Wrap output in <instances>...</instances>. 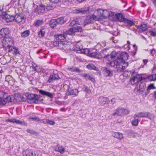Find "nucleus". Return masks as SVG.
I'll use <instances>...</instances> for the list:
<instances>
[{
	"label": "nucleus",
	"instance_id": "1",
	"mask_svg": "<svg viewBox=\"0 0 156 156\" xmlns=\"http://www.w3.org/2000/svg\"><path fill=\"white\" fill-rule=\"evenodd\" d=\"M129 112L130 111L127 109L123 108H119L114 110V112L112 114V115L113 116L115 115L123 116L128 115Z\"/></svg>",
	"mask_w": 156,
	"mask_h": 156
},
{
	"label": "nucleus",
	"instance_id": "2",
	"mask_svg": "<svg viewBox=\"0 0 156 156\" xmlns=\"http://www.w3.org/2000/svg\"><path fill=\"white\" fill-rule=\"evenodd\" d=\"M25 96L31 103L37 104L38 103L39 99L41 97L40 95L36 94L26 93Z\"/></svg>",
	"mask_w": 156,
	"mask_h": 156
},
{
	"label": "nucleus",
	"instance_id": "3",
	"mask_svg": "<svg viewBox=\"0 0 156 156\" xmlns=\"http://www.w3.org/2000/svg\"><path fill=\"white\" fill-rule=\"evenodd\" d=\"M72 49L73 51H80L81 53L84 54H87L86 53L89 51L88 49H83L82 45L80 44L74 45Z\"/></svg>",
	"mask_w": 156,
	"mask_h": 156
},
{
	"label": "nucleus",
	"instance_id": "4",
	"mask_svg": "<svg viewBox=\"0 0 156 156\" xmlns=\"http://www.w3.org/2000/svg\"><path fill=\"white\" fill-rule=\"evenodd\" d=\"M14 17L15 21L21 24L24 23L26 21V16L21 13H17Z\"/></svg>",
	"mask_w": 156,
	"mask_h": 156
},
{
	"label": "nucleus",
	"instance_id": "5",
	"mask_svg": "<svg viewBox=\"0 0 156 156\" xmlns=\"http://www.w3.org/2000/svg\"><path fill=\"white\" fill-rule=\"evenodd\" d=\"M13 42L12 38L10 37H5L2 41V46L3 48H5L7 46H9Z\"/></svg>",
	"mask_w": 156,
	"mask_h": 156
},
{
	"label": "nucleus",
	"instance_id": "6",
	"mask_svg": "<svg viewBox=\"0 0 156 156\" xmlns=\"http://www.w3.org/2000/svg\"><path fill=\"white\" fill-rule=\"evenodd\" d=\"M137 117H147L148 119H151L153 118L154 115L152 113L148 112H142L137 114Z\"/></svg>",
	"mask_w": 156,
	"mask_h": 156
},
{
	"label": "nucleus",
	"instance_id": "7",
	"mask_svg": "<svg viewBox=\"0 0 156 156\" xmlns=\"http://www.w3.org/2000/svg\"><path fill=\"white\" fill-rule=\"evenodd\" d=\"M97 16L94 15L90 16H87L83 21V25L85 26L86 25L93 23L94 20L96 18Z\"/></svg>",
	"mask_w": 156,
	"mask_h": 156
},
{
	"label": "nucleus",
	"instance_id": "8",
	"mask_svg": "<svg viewBox=\"0 0 156 156\" xmlns=\"http://www.w3.org/2000/svg\"><path fill=\"white\" fill-rule=\"evenodd\" d=\"M82 30L81 27L77 26H75L70 28L66 31V34L69 35H72L74 33L76 32H80Z\"/></svg>",
	"mask_w": 156,
	"mask_h": 156
},
{
	"label": "nucleus",
	"instance_id": "9",
	"mask_svg": "<svg viewBox=\"0 0 156 156\" xmlns=\"http://www.w3.org/2000/svg\"><path fill=\"white\" fill-rule=\"evenodd\" d=\"M15 98L12 95L8 96L7 94L6 96L3 100L2 102L0 103V105H4L7 102H14Z\"/></svg>",
	"mask_w": 156,
	"mask_h": 156
},
{
	"label": "nucleus",
	"instance_id": "10",
	"mask_svg": "<svg viewBox=\"0 0 156 156\" xmlns=\"http://www.w3.org/2000/svg\"><path fill=\"white\" fill-rule=\"evenodd\" d=\"M137 91L139 92L140 94H142L146 88V84L144 83L138 82L137 83Z\"/></svg>",
	"mask_w": 156,
	"mask_h": 156
},
{
	"label": "nucleus",
	"instance_id": "11",
	"mask_svg": "<svg viewBox=\"0 0 156 156\" xmlns=\"http://www.w3.org/2000/svg\"><path fill=\"white\" fill-rule=\"evenodd\" d=\"M89 9L88 7L83 8L80 9H75L74 11V13L83 15L89 12Z\"/></svg>",
	"mask_w": 156,
	"mask_h": 156
},
{
	"label": "nucleus",
	"instance_id": "12",
	"mask_svg": "<svg viewBox=\"0 0 156 156\" xmlns=\"http://www.w3.org/2000/svg\"><path fill=\"white\" fill-rule=\"evenodd\" d=\"M98 15L100 16L106 17L109 16V12L107 10H102L100 9L98 10Z\"/></svg>",
	"mask_w": 156,
	"mask_h": 156
},
{
	"label": "nucleus",
	"instance_id": "13",
	"mask_svg": "<svg viewBox=\"0 0 156 156\" xmlns=\"http://www.w3.org/2000/svg\"><path fill=\"white\" fill-rule=\"evenodd\" d=\"M128 55L126 52H122L119 55L117 58V59L120 60V62L122 61L124 62L125 60L128 59Z\"/></svg>",
	"mask_w": 156,
	"mask_h": 156
},
{
	"label": "nucleus",
	"instance_id": "14",
	"mask_svg": "<svg viewBox=\"0 0 156 156\" xmlns=\"http://www.w3.org/2000/svg\"><path fill=\"white\" fill-rule=\"evenodd\" d=\"M101 70L106 76H112V72L108 68L104 67L101 68Z\"/></svg>",
	"mask_w": 156,
	"mask_h": 156
},
{
	"label": "nucleus",
	"instance_id": "15",
	"mask_svg": "<svg viewBox=\"0 0 156 156\" xmlns=\"http://www.w3.org/2000/svg\"><path fill=\"white\" fill-rule=\"evenodd\" d=\"M98 100L101 104L102 105L105 104H108L109 102V101L108 98L103 96L100 97L98 99Z\"/></svg>",
	"mask_w": 156,
	"mask_h": 156
},
{
	"label": "nucleus",
	"instance_id": "16",
	"mask_svg": "<svg viewBox=\"0 0 156 156\" xmlns=\"http://www.w3.org/2000/svg\"><path fill=\"white\" fill-rule=\"evenodd\" d=\"M9 33V30L8 28H2L0 30V35L2 37H5Z\"/></svg>",
	"mask_w": 156,
	"mask_h": 156
},
{
	"label": "nucleus",
	"instance_id": "17",
	"mask_svg": "<svg viewBox=\"0 0 156 156\" xmlns=\"http://www.w3.org/2000/svg\"><path fill=\"white\" fill-rule=\"evenodd\" d=\"M89 51L88 52L89 56L91 57L96 58L98 59H101L102 58V56L101 54H98L97 52H93L92 53H89ZM88 53V52H87ZM87 54V52L86 53Z\"/></svg>",
	"mask_w": 156,
	"mask_h": 156
},
{
	"label": "nucleus",
	"instance_id": "18",
	"mask_svg": "<svg viewBox=\"0 0 156 156\" xmlns=\"http://www.w3.org/2000/svg\"><path fill=\"white\" fill-rule=\"evenodd\" d=\"M59 78L60 77L58 74H52L50 76L48 82L49 83H51L54 80H58Z\"/></svg>",
	"mask_w": 156,
	"mask_h": 156
},
{
	"label": "nucleus",
	"instance_id": "19",
	"mask_svg": "<svg viewBox=\"0 0 156 156\" xmlns=\"http://www.w3.org/2000/svg\"><path fill=\"white\" fill-rule=\"evenodd\" d=\"M39 93L43 95L48 97L51 98H52L53 97V95L52 94L49 92L42 90H39Z\"/></svg>",
	"mask_w": 156,
	"mask_h": 156
},
{
	"label": "nucleus",
	"instance_id": "20",
	"mask_svg": "<svg viewBox=\"0 0 156 156\" xmlns=\"http://www.w3.org/2000/svg\"><path fill=\"white\" fill-rule=\"evenodd\" d=\"M79 93V91L77 89H68V92H67L66 94L67 95H74L77 96Z\"/></svg>",
	"mask_w": 156,
	"mask_h": 156
},
{
	"label": "nucleus",
	"instance_id": "21",
	"mask_svg": "<svg viewBox=\"0 0 156 156\" xmlns=\"http://www.w3.org/2000/svg\"><path fill=\"white\" fill-rule=\"evenodd\" d=\"M3 16L4 17L5 20L7 23L12 22L15 20L14 16L12 15L5 14L4 16Z\"/></svg>",
	"mask_w": 156,
	"mask_h": 156
},
{
	"label": "nucleus",
	"instance_id": "22",
	"mask_svg": "<svg viewBox=\"0 0 156 156\" xmlns=\"http://www.w3.org/2000/svg\"><path fill=\"white\" fill-rule=\"evenodd\" d=\"M45 9V6L43 4H41L37 7V10L39 13H41L46 12Z\"/></svg>",
	"mask_w": 156,
	"mask_h": 156
},
{
	"label": "nucleus",
	"instance_id": "23",
	"mask_svg": "<svg viewBox=\"0 0 156 156\" xmlns=\"http://www.w3.org/2000/svg\"><path fill=\"white\" fill-rule=\"evenodd\" d=\"M147 26L146 24H142L140 25L137 26V31L139 33L140 31H145L147 29Z\"/></svg>",
	"mask_w": 156,
	"mask_h": 156
},
{
	"label": "nucleus",
	"instance_id": "24",
	"mask_svg": "<svg viewBox=\"0 0 156 156\" xmlns=\"http://www.w3.org/2000/svg\"><path fill=\"white\" fill-rule=\"evenodd\" d=\"M5 81L8 82V83L11 85L14 84V79L13 77L10 75H9L6 76Z\"/></svg>",
	"mask_w": 156,
	"mask_h": 156
},
{
	"label": "nucleus",
	"instance_id": "25",
	"mask_svg": "<svg viewBox=\"0 0 156 156\" xmlns=\"http://www.w3.org/2000/svg\"><path fill=\"white\" fill-rule=\"evenodd\" d=\"M66 34H61L54 35L55 38L56 40L60 41L64 40L67 37Z\"/></svg>",
	"mask_w": 156,
	"mask_h": 156
},
{
	"label": "nucleus",
	"instance_id": "26",
	"mask_svg": "<svg viewBox=\"0 0 156 156\" xmlns=\"http://www.w3.org/2000/svg\"><path fill=\"white\" fill-rule=\"evenodd\" d=\"M87 67L90 70H94L97 71H98V73L100 74H101V72L99 70V69L92 64H90L88 65L87 66Z\"/></svg>",
	"mask_w": 156,
	"mask_h": 156
},
{
	"label": "nucleus",
	"instance_id": "27",
	"mask_svg": "<svg viewBox=\"0 0 156 156\" xmlns=\"http://www.w3.org/2000/svg\"><path fill=\"white\" fill-rule=\"evenodd\" d=\"M116 19L119 22H124L125 18L123 17L121 13H118L115 15Z\"/></svg>",
	"mask_w": 156,
	"mask_h": 156
},
{
	"label": "nucleus",
	"instance_id": "28",
	"mask_svg": "<svg viewBox=\"0 0 156 156\" xmlns=\"http://www.w3.org/2000/svg\"><path fill=\"white\" fill-rule=\"evenodd\" d=\"M112 136L119 139H121L123 138L122 134L118 132H113L112 133Z\"/></svg>",
	"mask_w": 156,
	"mask_h": 156
},
{
	"label": "nucleus",
	"instance_id": "29",
	"mask_svg": "<svg viewBox=\"0 0 156 156\" xmlns=\"http://www.w3.org/2000/svg\"><path fill=\"white\" fill-rule=\"evenodd\" d=\"M136 76H133L132 75L129 80V83L136 86Z\"/></svg>",
	"mask_w": 156,
	"mask_h": 156
},
{
	"label": "nucleus",
	"instance_id": "30",
	"mask_svg": "<svg viewBox=\"0 0 156 156\" xmlns=\"http://www.w3.org/2000/svg\"><path fill=\"white\" fill-rule=\"evenodd\" d=\"M14 102H20L22 101L21 95L20 94H16L14 95Z\"/></svg>",
	"mask_w": 156,
	"mask_h": 156
},
{
	"label": "nucleus",
	"instance_id": "31",
	"mask_svg": "<svg viewBox=\"0 0 156 156\" xmlns=\"http://www.w3.org/2000/svg\"><path fill=\"white\" fill-rule=\"evenodd\" d=\"M7 93L2 91H0V103L2 102V101L6 96ZM0 106L2 105H0Z\"/></svg>",
	"mask_w": 156,
	"mask_h": 156
},
{
	"label": "nucleus",
	"instance_id": "32",
	"mask_svg": "<svg viewBox=\"0 0 156 156\" xmlns=\"http://www.w3.org/2000/svg\"><path fill=\"white\" fill-rule=\"evenodd\" d=\"M119 61L120 60L118 59L117 58L116 60L114 61H112L110 63V65L112 67H114L115 68L118 66V64H119Z\"/></svg>",
	"mask_w": 156,
	"mask_h": 156
},
{
	"label": "nucleus",
	"instance_id": "33",
	"mask_svg": "<svg viewBox=\"0 0 156 156\" xmlns=\"http://www.w3.org/2000/svg\"><path fill=\"white\" fill-rule=\"evenodd\" d=\"M23 156H32L33 155V152L29 150H26L23 152Z\"/></svg>",
	"mask_w": 156,
	"mask_h": 156
},
{
	"label": "nucleus",
	"instance_id": "34",
	"mask_svg": "<svg viewBox=\"0 0 156 156\" xmlns=\"http://www.w3.org/2000/svg\"><path fill=\"white\" fill-rule=\"evenodd\" d=\"M127 26H131L134 24V23L132 20L125 19L123 22Z\"/></svg>",
	"mask_w": 156,
	"mask_h": 156
},
{
	"label": "nucleus",
	"instance_id": "35",
	"mask_svg": "<svg viewBox=\"0 0 156 156\" xmlns=\"http://www.w3.org/2000/svg\"><path fill=\"white\" fill-rule=\"evenodd\" d=\"M60 43L63 44H62L61 46H59V47L64 50H66L67 49V48L69 46V45L67 42L64 41H60Z\"/></svg>",
	"mask_w": 156,
	"mask_h": 156
},
{
	"label": "nucleus",
	"instance_id": "36",
	"mask_svg": "<svg viewBox=\"0 0 156 156\" xmlns=\"http://www.w3.org/2000/svg\"><path fill=\"white\" fill-rule=\"evenodd\" d=\"M58 24L56 19H52L49 22V25L51 27L54 28Z\"/></svg>",
	"mask_w": 156,
	"mask_h": 156
},
{
	"label": "nucleus",
	"instance_id": "37",
	"mask_svg": "<svg viewBox=\"0 0 156 156\" xmlns=\"http://www.w3.org/2000/svg\"><path fill=\"white\" fill-rule=\"evenodd\" d=\"M119 63V64H118V66L116 67L117 69V72L118 73H119L122 72H124L125 69L122 65V62L121 63Z\"/></svg>",
	"mask_w": 156,
	"mask_h": 156
},
{
	"label": "nucleus",
	"instance_id": "38",
	"mask_svg": "<svg viewBox=\"0 0 156 156\" xmlns=\"http://www.w3.org/2000/svg\"><path fill=\"white\" fill-rule=\"evenodd\" d=\"M115 57V55H113L112 54H108L106 55L104 57V58L110 61L112 60Z\"/></svg>",
	"mask_w": 156,
	"mask_h": 156
},
{
	"label": "nucleus",
	"instance_id": "39",
	"mask_svg": "<svg viewBox=\"0 0 156 156\" xmlns=\"http://www.w3.org/2000/svg\"><path fill=\"white\" fill-rule=\"evenodd\" d=\"M155 88L154 87V85L153 84H151L149 85L147 87V91L146 92V96L147 94H148L150 93L149 90L151 89H155Z\"/></svg>",
	"mask_w": 156,
	"mask_h": 156
},
{
	"label": "nucleus",
	"instance_id": "40",
	"mask_svg": "<svg viewBox=\"0 0 156 156\" xmlns=\"http://www.w3.org/2000/svg\"><path fill=\"white\" fill-rule=\"evenodd\" d=\"M44 29H41L40 30V31L38 33V35L39 37L41 38H43L44 36V34L45 33Z\"/></svg>",
	"mask_w": 156,
	"mask_h": 156
},
{
	"label": "nucleus",
	"instance_id": "41",
	"mask_svg": "<svg viewBox=\"0 0 156 156\" xmlns=\"http://www.w3.org/2000/svg\"><path fill=\"white\" fill-rule=\"evenodd\" d=\"M69 69L72 72H77L79 73L82 71L81 70L75 67L70 68Z\"/></svg>",
	"mask_w": 156,
	"mask_h": 156
},
{
	"label": "nucleus",
	"instance_id": "42",
	"mask_svg": "<svg viewBox=\"0 0 156 156\" xmlns=\"http://www.w3.org/2000/svg\"><path fill=\"white\" fill-rule=\"evenodd\" d=\"M30 34V31L28 30H27L21 33V36L22 37H25L28 36Z\"/></svg>",
	"mask_w": 156,
	"mask_h": 156
},
{
	"label": "nucleus",
	"instance_id": "43",
	"mask_svg": "<svg viewBox=\"0 0 156 156\" xmlns=\"http://www.w3.org/2000/svg\"><path fill=\"white\" fill-rule=\"evenodd\" d=\"M58 24H62L64 22V18L63 17H62L56 19Z\"/></svg>",
	"mask_w": 156,
	"mask_h": 156
},
{
	"label": "nucleus",
	"instance_id": "44",
	"mask_svg": "<svg viewBox=\"0 0 156 156\" xmlns=\"http://www.w3.org/2000/svg\"><path fill=\"white\" fill-rule=\"evenodd\" d=\"M126 133L128 134L133 137H135L136 134V133L134 132L132 130H126Z\"/></svg>",
	"mask_w": 156,
	"mask_h": 156
},
{
	"label": "nucleus",
	"instance_id": "45",
	"mask_svg": "<svg viewBox=\"0 0 156 156\" xmlns=\"http://www.w3.org/2000/svg\"><path fill=\"white\" fill-rule=\"evenodd\" d=\"M76 24L81 25L83 22V20L81 18H79L75 20Z\"/></svg>",
	"mask_w": 156,
	"mask_h": 156
},
{
	"label": "nucleus",
	"instance_id": "46",
	"mask_svg": "<svg viewBox=\"0 0 156 156\" xmlns=\"http://www.w3.org/2000/svg\"><path fill=\"white\" fill-rule=\"evenodd\" d=\"M54 6L52 5H47L45 6L46 10V11L51 10H52L54 8Z\"/></svg>",
	"mask_w": 156,
	"mask_h": 156
},
{
	"label": "nucleus",
	"instance_id": "47",
	"mask_svg": "<svg viewBox=\"0 0 156 156\" xmlns=\"http://www.w3.org/2000/svg\"><path fill=\"white\" fill-rule=\"evenodd\" d=\"M27 133H30L32 135H35V134H37L38 133L35 131L33 129H27Z\"/></svg>",
	"mask_w": 156,
	"mask_h": 156
},
{
	"label": "nucleus",
	"instance_id": "48",
	"mask_svg": "<svg viewBox=\"0 0 156 156\" xmlns=\"http://www.w3.org/2000/svg\"><path fill=\"white\" fill-rule=\"evenodd\" d=\"M53 45L55 46L59 47V46H61L62 44L60 43V41H56L53 42Z\"/></svg>",
	"mask_w": 156,
	"mask_h": 156
},
{
	"label": "nucleus",
	"instance_id": "49",
	"mask_svg": "<svg viewBox=\"0 0 156 156\" xmlns=\"http://www.w3.org/2000/svg\"><path fill=\"white\" fill-rule=\"evenodd\" d=\"M145 77L143 78L141 76H139V74H137V83L142 82L141 81L143 80H145Z\"/></svg>",
	"mask_w": 156,
	"mask_h": 156
},
{
	"label": "nucleus",
	"instance_id": "50",
	"mask_svg": "<svg viewBox=\"0 0 156 156\" xmlns=\"http://www.w3.org/2000/svg\"><path fill=\"white\" fill-rule=\"evenodd\" d=\"M58 151L61 154L63 153L65 151L64 147L62 146H59L58 148Z\"/></svg>",
	"mask_w": 156,
	"mask_h": 156
},
{
	"label": "nucleus",
	"instance_id": "51",
	"mask_svg": "<svg viewBox=\"0 0 156 156\" xmlns=\"http://www.w3.org/2000/svg\"><path fill=\"white\" fill-rule=\"evenodd\" d=\"M83 88L84 89V90L87 93L90 94L91 92V90L90 88L85 85H83Z\"/></svg>",
	"mask_w": 156,
	"mask_h": 156
},
{
	"label": "nucleus",
	"instance_id": "52",
	"mask_svg": "<svg viewBox=\"0 0 156 156\" xmlns=\"http://www.w3.org/2000/svg\"><path fill=\"white\" fill-rule=\"evenodd\" d=\"M13 46H12L11 45H10L9 46H7L5 48H4L6 50L8 49V52H10L12 51L13 49L12 47H13Z\"/></svg>",
	"mask_w": 156,
	"mask_h": 156
},
{
	"label": "nucleus",
	"instance_id": "53",
	"mask_svg": "<svg viewBox=\"0 0 156 156\" xmlns=\"http://www.w3.org/2000/svg\"><path fill=\"white\" fill-rule=\"evenodd\" d=\"M60 0H49L50 2L54 4H57L58 3ZM68 0H63L64 2H66Z\"/></svg>",
	"mask_w": 156,
	"mask_h": 156
},
{
	"label": "nucleus",
	"instance_id": "54",
	"mask_svg": "<svg viewBox=\"0 0 156 156\" xmlns=\"http://www.w3.org/2000/svg\"><path fill=\"white\" fill-rule=\"evenodd\" d=\"M11 48H12L13 50L12 51L13 53L15 54L16 55L19 53V51L18 50V49L16 48V47H12Z\"/></svg>",
	"mask_w": 156,
	"mask_h": 156
},
{
	"label": "nucleus",
	"instance_id": "55",
	"mask_svg": "<svg viewBox=\"0 0 156 156\" xmlns=\"http://www.w3.org/2000/svg\"><path fill=\"white\" fill-rule=\"evenodd\" d=\"M149 32L150 33L151 36L154 37L156 36V32L153 31L151 30H149Z\"/></svg>",
	"mask_w": 156,
	"mask_h": 156
},
{
	"label": "nucleus",
	"instance_id": "56",
	"mask_svg": "<svg viewBox=\"0 0 156 156\" xmlns=\"http://www.w3.org/2000/svg\"><path fill=\"white\" fill-rule=\"evenodd\" d=\"M121 62H122V65L125 69V68L128 66V64L127 62H125V61H124V62L122 61L121 62ZM120 63H121V62H120Z\"/></svg>",
	"mask_w": 156,
	"mask_h": 156
},
{
	"label": "nucleus",
	"instance_id": "57",
	"mask_svg": "<svg viewBox=\"0 0 156 156\" xmlns=\"http://www.w3.org/2000/svg\"><path fill=\"white\" fill-rule=\"evenodd\" d=\"M43 22L42 21L38 20L37 21L35 24L36 26H39L41 25L42 23Z\"/></svg>",
	"mask_w": 156,
	"mask_h": 156
},
{
	"label": "nucleus",
	"instance_id": "58",
	"mask_svg": "<svg viewBox=\"0 0 156 156\" xmlns=\"http://www.w3.org/2000/svg\"><path fill=\"white\" fill-rule=\"evenodd\" d=\"M16 119H11L7 120L8 122L12 123H16Z\"/></svg>",
	"mask_w": 156,
	"mask_h": 156
},
{
	"label": "nucleus",
	"instance_id": "59",
	"mask_svg": "<svg viewBox=\"0 0 156 156\" xmlns=\"http://www.w3.org/2000/svg\"><path fill=\"white\" fill-rule=\"evenodd\" d=\"M48 120L47 119H44L41 120V122L44 123V124L48 123Z\"/></svg>",
	"mask_w": 156,
	"mask_h": 156
},
{
	"label": "nucleus",
	"instance_id": "60",
	"mask_svg": "<svg viewBox=\"0 0 156 156\" xmlns=\"http://www.w3.org/2000/svg\"><path fill=\"white\" fill-rule=\"evenodd\" d=\"M76 22L75 21V20H73L70 23L69 26H75V24H76Z\"/></svg>",
	"mask_w": 156,
	"mask_h": 156
},
{
	"label": "nucleus",
	"instance_id": "61",
	"mask_svg": "<svg viewBox=\"0 0 156 156\" xmlns=\"http://www.w3.org/2000/svg\"><path fill=\"white\" fill-rule=\"evenodd\" d=\"M24 123V122L20 121V120L16 119V123L17 124H20V125H23V124Z\"/></svg>",
	"mask_w": 156,
	"mask_h": 156
},
{
	"label": "nucleus",
	"instance_id": "62",
	"mask_svg": "<svg viewBox=\"0 0 156 156\" xmlns=\"http://www.w3.org/2000/svg\"><path fill=\"white\" fill-rule=\"evenodd\" d=\"M131 123L133 126H136V119H135L134 120H133Z\"/></svg>",
	"mask_w": 156,
	"mask_h": 156
},
{
	"label": "nucleus",
	"instance_id": "63",
	"mask_svg": "<svg viewBox=\"0 0 156 156\" xmlns=\"http://www.w3.org/2000/svg\"><path fill=\"white\" fill-rule=\"evenodd\" d=\"M48 123L49 124L51 125H53L55 124V122L53 120H48Z\"/></svg>",
	"mask_w": 156,
	"mask_h": 156
},
{
	"label": "nucleus",
	"instance_id": "64",
	"mask_svg": "<svg viewBox=\"0 0 156 156\" xmlns=\"http://www.w3.org/2000/svg\"><path fill=\"white\" fill-rule=\"evenodd\" d=\"M156 52L155 50V49H153L151 50L150 53L152 55L154 56V54H155Z\"/></svg>",
	"mask_w": 156,
	"mask_h": 156
}]
</instances>
